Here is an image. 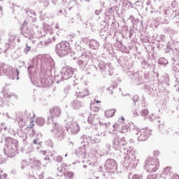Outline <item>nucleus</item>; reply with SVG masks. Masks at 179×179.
<instances>
[{
	"instance_id": "f257e3e1",
	"label": "nucleus",
	"mask_w": 179,
	"mask_h": 179,
	"mask_svg": "<svg viewBox=\"0 0 179 179\" xmlns=\"http://www.w3.org/2000/svg\"><path fill=\"white\" fill-rule=\"evenodd\" d=\"M56 52L59 57H65L71 52V44L68 42H61L57 45Z\"/></svg>"
},
{
	"instance_id": "f03ea898",
	"label": "nucleus",
	"mask_w": 179,
	"mask_h": 179,
	"mask_svg": "<svg viewBox=\"0 0 179 179\" xmlns=\"http://www.w3.org/2000/svg\"><path fill=\"white\" fill-rule=\"evenodd\" d=\"M159 166L160 162L156 158H150L146 161L145 168L148 173H156Z\"/></svg>"
},
{
	"instance_id": "7ed1b4c3",
	"label": "nucleus",
	"mask_w": 179,
	"mask_h": 179,
	"mask_svg": "<svg viewBox=\"0 0 179 179\" xmlns=\"http://www.w3.org/2000/svg\"><path fill=\"white\" fill-rule=\"evenodd\" d=\"M138 135H139L138 137V141H140L141 142L147 141L148 138L150 136V130L146 128L141 129L138 132Z\"/></svg>"
},
{
	"instance_id": "20e7f679",
	"label": "nucleus",
	"mask_w": 179,
	"mask_h": 179,
	"mask_svg": "<svg viewBox=\"0 0 179 179\" xmlns=\"http://www.w3.org/2000/svg\"><path fill=\"white\" fill-rule=\"evenodd\" d=\"M63 71L64 79L67 80L69 79V78H72V75H73V69H72V67H64Z\"/></svg>"
},
{
	"instance_id": "39448f33",
	"label": "nucleus",
	"mask_w": 179,
	"mask_h": 179,
	"mask_svg": "<svg viewBox=\"0 0 179 179\" xmlns=\"http://www.w3.org/2000/svg\"><path fill=\"white\" fill-rule=\"evenodd\" d=\"M61 109H59L58 107H54L52 110H50L52 118H58L61 117Z\"/></svg>"
},
{
	"instance_id": "423d86ee",
	"label": "nucleus",
	"mask_w": 179,
	"mask_h": 179,
	"mask_svg": "<svg viewBox=\"0 0 179 179\" xmlns=\"http://www.w3.org/2000/svg\"><path fill=\"white\" fill-rule=\"evenodd\" d=\"M117 110L115 109H108L105 111V115L106 118H111V117H114Z\"/></svg>"
},
{
	"instance_id": "0eeeda50",
	"label": "nucleus",
	"mask_w": 179,
	"mask_h": 179,
	"mask_svg": "<svg viewBox=\"0 0 179 179\" xmlns=\"http://www.w3.org/2000/svg\"><path fill=\"white\" fill-rule=\"evenodd\" d=\"M15 148L13 146H10L8 150V155L9 157H15L16 156V145H14Z\"/></svg>"
},
{
	"instance_id": "6e6552de",
	"label": "nucleus",
	"mask_w": 179,
	"mask_h": 179,
	"mask_svg": "<svg viewBox=\"0 0 179 179\" xmlns=\"http://www.w3.org/2000/svg\"><path fill=\"white\" fill-rule=\"evenodd\" d=\"M71 129H73V128H75V132H79V124H78V122L72 120L71 122Z\"/></svg>"
},
{
	"instance_id": "1a4fd4ad",
	"label": "nucleus",
	"mask_w": 179,
	"mask_h": 179,
	"mask_svg": "<svg viewBox=\"0 0 179 179\" xmlns=\"http://www.w3.org/2000/svg\"><path fill=\"white\" fill-rule=\"evenodd\" d=\"M91 110L94 113H99L100 110V104L97 105L96 103H91Z\"/></svg>"
},
{
	"instance_id": "9d476101",
	"label": "nucleus",
	"mask_w": 179,
	"mask_h": 179,
	"mask_svg": "<svg viewBox=\"0 0 179 179\" xmlns=\"http://www.w3.org/2000/svg\"><path fill=\"white\" fill-rule=\"evenodd\" d=\"M148 179H156L157 178V174L154 173V174H150L147 177Z\"/></svg>"
},
{
	"instance_id": "9b49d317",
	"label": "nucleus",
	"mask_w": 179,
	"mask_h": 179,
	"mask_svg": "<svg viewBox=\"0 0 179 179\" xmlns=\"http://www.w3.org/2000/svg\"><path fill=\"white\" fill-rule=\"evenodd\" d=\"M132 179H143V176L139 175H134Z\"/></svg>"
},
{
	"instance_id": "f8f14e48",
	"label": "nucleus",
	"mask_w": 179,
	"mask_h": 179,
	"mask_svg": "<svg viewBox=\"0 0 179 179\" xmlns=\"http://www.w3.org/2000/svg\"><path fill=\"white\" fill-rule=\"evenodd\" d=\"M84 97L85 96H89V90L87 89H85L83 91Z\"/></svg>"
},
{
	"instance_id": "ddd939ff",
	"label": "nucleus",
	"mask_w": 179,
	"mask_h": 179,
	"mask_svg": "<svg viewBox=\"0 0 179 179\" xmlns=\"http://www.w3.org/2000/svg\"><path fill=\"white\" fill-rule=\"evenodd\" d=\"M66 176L69 178H73V172H68L66 173Z\"/></svg>"
},
{
	"instance_id": "4468645a",
	"label": "nucleus",
	"mask_w": 179,
	"mask_h": 179,
	"mask_svg": "<svg viewBox=\"0 0 179 179\" xmlns=\"http://www.w3.org/2000/svg\"><path fill=\"white\" fill-rule=\"evenodd\" d=\"M141 114H143V115H148L149 114V111H148V110H143L141 112Z\"/></svg>"
},
{
	"instance_id": "2eb2a0df",
	"label": "nucleus",
	"mask_w": 179,
	"mask_h": 179,
	"mask_svg": "<svg viewBox=\"0 0 179 179\" xmlns=\"http://www.w3.org/2000/svg\"><path fill=\"white\" fill-rule=\"evenodd\" d=\"M62 160H64L62 157H61V156L57 157V162H58L59 163H61L62 162Z\"/></svg>"
},
{
	"instance_id": "dca6fc26",
	"label": "nucleus",
	"mask_w": 179,
	"mask_h": 179,
	"mask_svg": "<svg viewBox=\"0 0 179 179\" xmlns=\"http://www.w3.org/2000/svg\"><path fill=\"white\" fill-rule=\"evenodd\" d=\"M3 72V64H0V75Z\"/></svg>"
},
{
	"instance_id": "f3484780",
	"label": "nucleus",
	"mask_w": 179,
	"mask_h": 179,
	"mask_svg": "<svg viewBox=\"0 0 179 179\" xmlns=\"http://www.w3.org/2000/svg\"><path fill=\"white\" fill-rule=\"evenodd\" d=\"M93 103H95L97 105V104H99V103H101V101L94 99V101Z\"/></svg>"
},
{
	"instance_id": "a211bd4d",
	"label": "nucleus",
	"mask_w": 179,
	"mask_h": 179,
	"mask_svg": "<svg viewBox=\"0 0 179 179\" xmlns=\"http://www.w3.org/2000/svg\"><path fill=\"white\" fill-rule=\"evenodd\" d=\"M33 143H34V145H37V140L34 139V140L33 141Z\"/></svg>"
},
{
	"instance_id": "6ab92c4d",
	"label": "nucleus",
	"mask_w": 179,
	"mask_h": 179,
	"mask_svg": "<svg viewBox=\"0 0 179 179\" xmlns=\"http://www.w3.org/2000/svg\"><path fill=\"white\" fill-rule=\"evenodd\" d=\"M2 173H3V171H2V170H0V178H1V176Z\"/></svg>"
},
{
	"instance_id": "aec40b11",
	"label": "nucleus",
	"mask_w": 179,
	"mask_h": 179,
	"mask_svg": "<svg viewBox=\"0 0 179 179\" xmlns=\"http://www.w3.org/2000/svg\"><path fill=\"white\" fill-rule=\"evenodd\" d=\"M121 120H122V121H125V118H124V117H121Z\"/></svg>"
},
{
	"instance_id": "412c9836",
	"label": "nucleus",
	"mask_w": 179,
	"mask_h": 179,
	"mask_svg": "<svg viewBox=\"0 0 179 179\" xmlns=\"http://www.w3.org/2000/svg\"><path fill=\"white\" fill-rule=\"evenodd\" d=\"M27 51H30V47H27Z\"/></svg>"
},
{
	"instance_id": "4be33fe9",
	"label": "nucleus",
	"mask_w": 179,
	"mask_h": 179,
	"mask_svg": "<svg viewBox=\"0 0 179 179\" xmlns=\"http://www.w3.org/2000/svg\"><path fill=\"white\" fill-rule=\"evenodd\" d=\"M17 74L19 75V70H16Z\"/></svg>"
},
{
	"instance_id": "5701e85b",
	"label": "nucleus",
	"mask_w": 179,
	"mask_h": 179,
	"mask_svg": "<svg viewBox=\"0 0 179 179\" xmlns=\"http://www.w3.org/2000/svg\"><path fill=\"white\" fill-rule=\"evenodd\" d=\"M9 68L10 69H13V67H12V66H9Z\"/></svg>"
},
{
	"instance_id": "b1692460",
	"label": "nucleus",
	"mask_w": 179,
	"mask_h": 179,
	"mask_svg": "<svg viewBox=\"0 0 179 179\" xmlns=\"http://www.w3.org/2000/svg\"><path fill=\"white\" fill-rule=\"evenodd\" d=\"M65 156H66V157H67L68 155H66Z\"/></svg>"
},
{
	"instance_id": "393cba45",
	"label": "nucleus",
	"mask_w": 179,
	"mask_h": 179,
	"mask_svg": "<svg viewBox=\"0 0 179 179\" xmlns=\"http://www.w3.org/2000/svg\"><path fill=\"white\" fill-rule=\"evenodd\" d=\"M1 1H2V0H0V2H1Z\"/></svg>"
}]
</instances>
